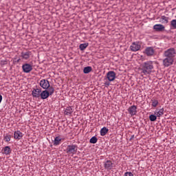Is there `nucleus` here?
I'll return each instance as SVG.
<instances>
[{
  "label": "nucleus",
  "instance_id": "nucleus-23",
  "mask_svg": "<svg viewBox=\"0 0 176 176\" xmlns=\"http://www.w3.org/2000/svg\"><path fill=\"white\" fill-rule=\"evenodd\" d=\"M151 102H152L151 105L154 108H156V107H157V105H159V100H158L153 99V100H151Z\"/></svg>",
  "mask_w": 176,
  "mask_h": 176
},
{
  "label": "nucleus",
  "instance_id": "nucleus-11",
  "mask_svg": "<svg viewBox=\"0 0 176 176\" xmlns=\"http://www.w3.org/2000/svg\"><path fill=\"white\" fill-rule=\"evenodd\" d=\"M31 52L27 51V52H22L21 53V57L22 60H30V57H31Z\"/></svg>",
  "mask_w": 176,
  "mask_h": 176
},
{
  "label": "nucleus",
  "instance_id": "nucleus-13",
  "mask_svg": "<svg viewBox=\"0 0 176 176\" xmlns=\"http://www.w3.org/2000/svg\"><path fill=\"white\" fill-rule=\"evenodd\" d=\"M104 167L105 170H112L113 168V163L111 160H107L104 162Z\"/></svg>",
  "mask_w": 176,
  "mask_h": 176
},
{
  "label": "nucleus",
  "instance_id": "nucleus-16",
  "mask_svg": "<svg viewBox=\"0 0 176 176\" xmlns=\"http://www.w3.org/2000/svg\"><path fill=\"white\" fill-rule=\"evenodd\" d=\"M49 91L47 90H45L41 91L40 97L41 98V100H46V98H49Z\"/></svg>",
  "mask_w": 176,
  "mask_h": 176
},
{
  "label": "nucleus",
  "instance_id": "nucleus-24",
  "mask_svg": "<svg viewBox=\"0 0 176 176\" xmlns=\"http://www.w3.org/2000/svg\"><path fill=\"white\" fill-rule=\"evenodd\" d=\"M98 141V139L97 138V137L94 136L90 139L89 142L90 144H97Z\"/></svg>",
  "mask_w": 176,
  "mask_h": 176
},
{
  "label": "nucleus",
  "instance_id": "nucleus-10",
  "mask_svg": "<svg viewBox=\"0 0 176 176\" xmlns=\"http://www.w3.org/2000/svg\"><path fill=\"white\" fill-rule=\"evenodd\" d=\"M41 93H42L41 89H34L32 91V97H34V98H39V97H41Z\"/></svg>",
  "mask_w": 176,
  "mask_h": 176
},
{
  "label": "nucleus",
  "instance_id": "nucleus-34",
  "mask_svg": "<svg viewBox=\"0 0 176 176\" xmlns=\"http://www.w3.org/2000/svg\"><path fill=\"white\" fill-rule=\"evenodd\" d=\"M0 102H2V96L0 95Z\"/></svg>",
  "mask_w": 176,
  "mask_h": 176
},
{
  "label": "nucleus",
  "instance_id": "nucleus-8",
  "mask_svg": "<svg viewBox=\"0 0 176 176\" xmlns=\"http://www.w3.org/2000/svg\"><path fill=\"white\" fill-rule=\"evenodd\" d=\"M144 53L148 57H151L155 54V49H153V47H147L144 50Z\"/></svg>",
  "mask_w": 176,
  "mask_h": 176
},
{
  "label": "nucleus",
  "instance_id": "nucleus-1",
  "mask_svg": "<svg viewBox=\"0 0 176 176\" xmlns=\"http://www.w3.org/2000/svg\"><path fill=\"white\" fill-rule=\"evenodd\" d=\"M165 58L163 60L164 67H170L174 64L175 60L176 51L174 48H169L164 52L163 54Z\"/></svg>",
  "mask_w": 176,
  "mask_h": 176
},
{
  "label": "nucleus",
  "instance_id": "nucleus-6",
  "mask_svg": "<svg viewBox=\"0 0 176 176\" xmlns=\"http://www.w3.org/2000/svg\"><path fill=\"white\" fill-rule=\"evenodd\" d=\"M107 78L109 82H113V80L116 79V73L113 71H109L107 74Z\"/></svg>",
  "mask_w": 176,
  "mask_h": 176
},
{
  "label": "nucleus",
  "instance_id": "nucleus-18",
  "mask_svg": "<svg viewBox=\"0 0 176 176\" xmlns=\"http://www.w3.org/2000/svg\"><path fill=\"white\" fill-rule=\"evenodd\" d=\"M60 144H61V138H60V136H56L54 140V146H57L60 145Z\"/></svg>",
  "mask_w": 176,
  "mask_h": 176
},
{
  "label": "nucleus",
  "instance_id": "nucleus-19",
  "mask_svg": "<svg viewBox=\"0 0 176 176\" xmlns=\"http://www.w3.org/2000/svg\"><path fill=\"white\" fill-rule=\"evenodd\" d=\"M74 112V109L72 107H67L65 111V115H72V113Z\"/></svg>",
  "mask_w": 176,
  "mask_h": 176
},
{
  "label": "nucleus",
  "instance_id": "nucleus-28",
  "mask_svg": "<svg viewBox=\"0 0 176 176\" xmlns=\"http://www.w3.org/2000/svg\"><path fill=\"white\" fill-rule=\"evenodd\" d=\"M10 138H12L10 135H7L4 137V140H5L6 142H9L10 141Z\"/></svg>",
  "mask_w": 176,
  "mask_h": 176
},
{
  "label": "nucleus",
  "instance_id": "nucleus-21",
  "mask_svg": "<svg viewBox=\"0 0 176 176\" xmlns=\"http://www.w3.org/2000/svg\"><path fill=\"white\" fill-rule=\"evenodd\" d=\"M91 71H92V68L90 66L85 67L83 69L84 74H90Z\"/></svg>",
  "mask_w": 176,
  "mask_h": 176
},
{
  "label": "nucleus",
  "instance_id": "nucleus-7",
  "mask_svg": "<svg viewBox=\"0 0 176 176\" xmlns=\"http://www.w3.org/2000/svg\"><path fill=\"white\" fill-rule=\"evenodd\" d=\"M40 86L42 89H45L46 90L50 87V83L49 82V80L43 79L40 81Z\"/></svg>",
  "mask_w": 176,
  "mask_h": 176
},
{
  "label": "nucleus",
  "instance_id": "nucleus-12",
  "mask_svg": "<svg viewBox=\"0 0 176 176\" xmlns=\"http://www.w3.org/2000/svg\"><path fill=\"white\" fill-rule=\"evenodd\" d=\"M165 28H166L164 27V25L162 24H155L153 25V30H155V31H157V32H163Z\"/></svg>",
  "mask_w": 176,
  "mask_h": 176
},
{
  "label": "nucleus",
  "instance_id": "nucleus-30",
  "mask_svg": "<svg viewBox=\"0 0 176 176\" xmlns=\"http://www.w3.org/2000/svg\"><path fill=\"white\" fill-rule=\"evenodd\" d=\"M124 176H134L131 172H126Z\"/></svg>",
  "mask_w": 176,
  "mask_h": 176
},
{
  "label": "nucleus",
  "instance_id": "nucleus-32",
  "mask_svg": "<svg viewBox=\"0 0 176 176\" xmlns=\"http://www.w3.org/2000/svg\"><path fill=\"white\" fill-rule=\"evenodd\" d=\"M21 58H18L16 60V63H20Z\"/></svg>",
  "mask_w": 176,
  "mask_h": 176
},
{
  "label": "nucleus",
  "instance_id": "nucleus-22",
  "mask_svg": "<svg viewBox=\"0 0 176 176\" xmlns=\"http://www.w3.org/2000/svg\"><path fill=\"white\" fill-rule=\"evenodd\" d=\"M87 46H89V43H85L80 44L79 45L80 50H81V51L85 50V49H86L87 47Z\"/></svg>",
  "mask_w": 176,
  "mask_h": 176
},
{
  "label": "nucleus",
  "instance_id": "nucleus-3",
  "mask_svg": "<svg viewBox=\"0 0 176 176\" xmlns=\"http://www.w3.org/2000/svg\"><path fill=\"white\" fill-rule=\"evenodd\" d=\"M78 151V146L75 144L68 145L66 148V152L69 155H75Z\"/></svg>",
  "mask_w": 176,
  "mask_h": 176
},
{
  "label": "nucleus",
  "instance_id": "nucleus-29",
  "mask_svg": "<svg viewBox=\"0 0 176 176\" xmlns=\"http://www.w3.org/2000/svg\"><path fill=\"white\" fill-rule=\"evenodd\" d=\"M162 23H168V19L166 16H162Z\"/></svg>",
  "mask_w": 176,
  "mask_h": 176
},
{
  "label": "nucleus",
  "instance_id": "nucleus-31",
  "mask_svg": "<svg viewBox=\"0 0 176 176\" xmlns=\"http://www.w3.org/2000/svg\"><path fill=\"white\" fill-rule=\"evenodd\" d=\"M110 85L111 83L108 81L104 82V85L106 86V87H108V86H109Z\"/></svg>",
  "mask_w": 176,
  "mask_h": 176
},
{
  "label": "nucleus",
  "instance_id": "nucleus-20",
  "mask_svg": "<svg viewBox=\"0 0 176 176\" xmlns=\"http://www.w3.org/2000/svg\"><path fill=\"white\" fill-rule=\"evenodd\" d=\"M109 131V129H108L107 127H103L100 129V135L102 137H104V135H107V133Z\"/></svg>",
  "mask_w": 176,
  "mask_h": 176
},
{
  "label": "nucleus",
  "instance_id": "nucleus-5",
  "mask_svg": "<svg viewBox=\"0 0 176 176\" xmlns=\"http://www.w3.org/2000/svg\"><path fill=\"white\" fill-rule=\"evenodd\" d=\"M23 72L30 74L32 71V65L29 63H25L22 65Z\"/></svg>",
  "mask_w": 176,
  "mask_h": 176
},
{
  "label": "nucleus",
  "instance_id": "nucleus-26",
  "mask_svg": "<svg viewBox=\"0 0 176 176\" xmlns=\"http://www.w3.org/2000/svg\"><path fill=\"white\" fill-rule=\"evenodd\" d=\"M170 27H172L173 30H176V19H173L170 21Z\"/></svg>",
  "mask_w": 176,
  "mask_h": 176
},
{
  "label": "nucleus",
  "instance_id": "nucleus-25",
  "mask_svg": "<svg viewBox=\"0 0 176 176\" xmlns=\"http://www.w3.org/2000/svg\"><path fill=\"white\" fill-rule=\"evenodd\" d=\"M156 119H157V116H156V114H151L149 116V120H151V122H155Z\"/></svg>",
  "mask_w": 176,
  "mask_h": 176
},
{
  "label": "nucleus",
  "instance_id": "nucleus-14",
  "mask_svg": "<svg viewBox=\"0 0 176 176\" xmlns=\"http://www.w3.org/2000/svg\"><path fill=\"white\" fill-rule=\"evenodd\" d=\"M24 134L21 133L20 131H16L14 132V140H20L21 138H23Z\"/></svg>",
  "mask_w": 176,
  "mask_h": 176
},
{
  "label": "nucleus",
  "instance_id": "nucleus-27",
  "mask_svg": "<svg viewBox=\"0 0 176 176\" xmlns=\"http://www.w3.org/2000/svg\"><path fill=\"white\" fill-rule=\"evenodd\" d=\"M48 93L50 96H52L54 93V88L53 87H50L48 88Z\"/></svg>",
  "mask_w": 176,
  "mask_h": 176
},
{
  "label": "nucleus",
  "instance_id": "nucleus-33",
  "mask_svg": "<svg viewBox=\"0 0 176 176\" xmlns=\"http://www.w3.org/2000/svg\"><path fill=\"white\" fill-rule=\"evenodd\" d=\"M134 139V135H133L132 136H131L130 138V141H131V140H133Z\"/></svg>",
  "mask_w": 176,
  "mask_h": 176
},
{
  "label": "nucleus",
  "instance_id": "nucleus-2",
  "mask_svg": "<svg viewBox=\"0 0 176 176\" xmlns=\"http://www.w3.org/2000/svg\"><path fill=\"white\" fill-rule=\"evenodd\" d=\"M140 69L142 75H151V74H152V70L153 69V62L151 60L144 62L142 65V68Z\"/></svg>",
  "mask_w": 176,
  "mask_h": 176
},
{
  "label": "nucleus",
  "instance_id": "nucleus-17",
  "mask_svg": "<svg viewBox=\"0 0 176 176\" xmlns=\"http://www.w3.org/2000/svg\"><path fill=\"white\" fill-rule=\"evenodd\" d=\"M3 151V153L6 155H10V153H12V149H10V147L9 146H5Z\"/></svg>",
  "mask_w": 176,
  "mask_h": 176
},
{
  "label": "nucleus",
  "instance_id": "nucleus-15",
  "mask_svg": "<svg viewBox=\"0 0 176 176\" xmlns=\"http://www.w3.org/2000/svg\"><path fill=\"white\" fill-rule=\"evenodd\" d=\"M155 115L157 116V118H160V116L164 115V109H157L155 111Z\"/></svg>",
  "mask_w": 176,
  "mask_h": 176
},
{
  "label": "nucleus",
  "instance_id": "nucleus-9",
  "mask_svg": "<svg viewBox=\"0 0 176 176\" xmlns=\"http://www.w3.org/2000/svg\"><path fill=\"white\" fill-rule=\"evenodd\" d=\"M129 115H131V116H135V115H137V106L135 105H132L131 107H129L127 109Z\"/></svg>",
  "mask_w": 176,
  "mask_h": 176
},
{
  "label": "nucleus",
  "instance_id": "nucleus-4",
  "mask_svg": "<svg viewBox=\"0 0 176 176\" xmlns=\"http://www.w3.org/2000/svg\"><path fill=\"white\" fill-rule=\"evenodd\" d=\"M141 49V44L140 43V41H136L132 43V44L130 46V50L131 52H138Z\"/></svg>",
  "mask_w": 176,
  "mask_h": 176
}]
</instances>
